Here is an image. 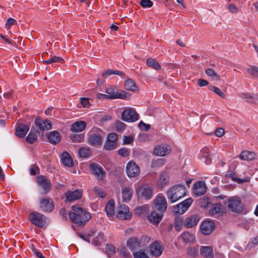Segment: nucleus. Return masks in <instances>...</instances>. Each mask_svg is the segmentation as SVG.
Returning a JSON list of instances; mask_svg holds the SVG:
<instances>
[{"label":"nucleus","mask_w":258,"mask_h":258,"mask_svg":"<svg viewBox=\"0 0 258 258\" xmlns=\"http://www.w3.org/2000/svg\"><path fill=\"white\" fill-rule=\"evenodd\" d=\"M239 97L245 99L246 101L250 103H255L258 100V95L248 93H241L239 94Z\"/></svg>","instance_id":"30"},{"label":"nucleus","mask_w":258,"mask_h":258,"mask_svg":"<svg viewBox=\"0 0 258 258\" xmlns=\"http://www.w3.org/2000/svg\"><path fill=\"white\" fill-rule=\"evenodd\" d=\"M94 191L100 198H104L106 196L105 194L103 192L102 188L98 186H95L94 187Z\"/></svg>","instance_id":"50"},{"label":"nucleus","mask_w":258,"mask_h":258,"mask_svg":"<svg viewBox=\"0 0 258 258\" xmlns=\"http://www.w3.org/2000/svg\"><path fill=\"white\" fill-rule=\"evenodd\" d=\"M200 253L205 258H214L213 248L211 246H201Z\"/></svg>","instance_id":"27"},{"label":"nucleus","mask_w":258,"mask_h":258,"mask_svg":"<svg viewBox=\"0 0 258 258\" xmlns=\"http://www.w3.org/2000/svg\"><path fill=\"white\" fill-rule=\"evenodd\" d=\"M60 159L61 161H73L71 155L67 151H64L61 154Z\"/></svg>","instance_id":"44"},{"label":"nucleus","mask_w":258,"mask_h":258,"mask_svg":"<svg viewBox=\"0 0 258 258\" xmlns=\"http://www.w3.org/2000/svg\"><path fill=\"white\" fill-rule=\"evenodd\" d=\"M133 256L134 258H149L145 251L141 249L138 251L134 252Z\"/></svg>","instance_id":"45"},{"label":"nucleus","mask_w":258,"mask_h":258,"mask_svg":"<svg viewBox=\"0 0 258 258\" xmlns=\"http://www.w3.org/2000/svg\"><path fill=\"white\" fill-rule=\"evenodd\" d=\"M46 217L43 214L33 211V225L43 227L46 224Z\"/></svg>","instance_id":"13"},{"label":"nucleus","mask_w":258,"mask_h":258,"mask_svg":"<svg viewBox=\"0 0 258 258\" xmlns=\"http://www.w3.org/2000/svg\"><path fill=\"white\" fill-rule=\"evenodd\" d=\"M39 205L41 210L44 212H51L54 209V202L50 198H40L39 200Z\"/></svg>","instance_id":"7"},{"label":"nucleus","mask_w":258,"mask_h":258,"mask_svg":"<svg viewBox=\"0 0 258 258\" xmlns=\"http://www.w3.org/2000/svg\"><path fill=\"white\" fill-rule=\"evenodd\" d=\"M181 236L185 242H194L195 241L194 235L189 233L188 232H183Z\"/></svg>","instance_id":"36"},{"label":"nucleus","mask_w":258,"mask_h":258,"mask_svg":"<svg viewBox=\"0 0 258 258\" xmlns=\"http://www.w3.org/2000/svg\"><path fill=\"white\" fill-rule=\"evenodd\" d=\"M224 133V131L222 128L219 127L215 131V135L218 137H221L223 136Z\"/></svg>","instance_id":"60"},{"label":"nucleus","mask_w":258,"mask_h":258,"mask_svg":"<svg viewBox=\"0 0 258 258\" xmlns=\"http://www.w3.org/2000/svg\"><path fill=\"white\" fill-rule=\"evenodd\" d=\"M36 182L39 187L41 188V194H47L51 188V183L45 176L39 175L36 178Z\"/></svg>","instance_id":"5"},{"label":"nucleus","mask_w":258,"mask_h":258,"mask_svg":"<svg viewBox=\"0 0 258 258\" xmlns=\"http://www.w3.org/2000/svg\"><path fill=\"white\" fill-rule=\"evenodd\" d=\"M126 171L129 177H135L139 174L140 168L136 162H128L126 167Z\"/></svg>","instance_id":"14"},{"label":"nucleus","mask_w":258,"mask_h":258,"mask_svg":"<svg viewBox=\"0 0 258 258\" xmlns=\"http://www.w3.org/2000/svg\"><path fill=\"white\" fill-rule=\"evenodd\" d=\"M35 124L39 130L38 133L40 135V132H43L46 130H48L51 128V122L47 119L42 120L39 118H36L35 120Z\"/></svg>","instance_id":"12"},{"label":"nucleus","mask_w":258,"mask_h":258,"mask_svg":"<svg viewBox=\"0 0 258 258\" xmlns=\"http://www.w3.org/2000/svg\"><path fill=\"white\" fill-rule=\"evenodd\" d=\"M187 253L191 256L196 257L198 254V251L196 248L194 247H190L187 249Z\"/></svg>","instance_id":"48"},{"label":"nucleus","mask_w":258,"mask_h":258,"mask_svg":"<svg viewBox=\"0 0 258 258\" xmlns=\"http://www.w3.org/2000/svg\"><path fill=\"white\" fill-rule=\"evenodd\" d=\"M33 254H34L38 258H45L43 256V255L40 251H39L34 247H33Z\"/></svg>","instance_id":"64"},{"label":"nucleus","mask_w":258,"mask_h":258,"mask_svg":"<svg viewBox=\"0 0 258 258\" xmlns=\"http://www.w3.org/2000/svg\"><path fill=\"white\" fill-rule=\"evenodd\" d=\"M114 247L110 244H106V253L108 257H110L111 255L114 252Z\"/></svg>","instance_id":"52"},{"label":"nucleus","mask_w":258,"mask_h":258,"mask_svg":"<svg viewBox=\"0 0 258 258\" xmlns=\"http://www.w3.org/2000/svg\"><path fill=\"white\" fill-rule=\"evenodd\" d=\"M207 151H208V150L207 149H204L202 150V152L205 155H204V156H203V159H201V160H204L206 161L213 160V159L210 158L209 157V156L207 154Z\"/></svg>","instance_id":"59"},{"label":"nucleus","mask_w":258,"mask_h":258,"mask_svg":"<svg viewBox=\"0 0 258 258\" xmlns=\"http://www.w3.org/2000/svg\"><path fill=\"white\" fill-rule=\"evenodd\" d=\"M82 195V192L80 190H75V191H69L66 193L67 199L70 202H73L80 199Z\"/></svg>","instance_id":"25"},{"label":"nucleus","mask_w":258,"mask_h":258,"mask_svg":"<svg viewBox=\"0 0 258 258\" xmlns=\"http://www.w3.org/2000/svg\"><path fill=\"white\" fill-rule=\"evenodd\" d=\"M133 141V138L131 136H124L123 138V144H128Z\"/></svg>","instance_id":"61"},{"label":"nucleus","mask_w":258,"mask_h":258,"mask_svg":"<svg viewBox=\"0 0 258 258\" xmlns=\"http://www.w3.org/2000/svg\"><path fill=\"white\" fill-rule=\"evenodd\" d=\"M132 214L129 212L128 208L124 205L121 206L117 212V216L123 219H130Z\"/></svg>","instance_id":"24"},{"label":"nucleus","mask_w":258,"mask_h":258,"mask_svg":"<svg viewBox=\"0 0 258 258\" xmlns=\"http://www.w3.org/2000/svg\"><path fill=\"white\" fill-rule=\"evenodd\" d=\"M121 118L126 122H134L138 120L139 115L133 108H127L122 113Z\"/></svg>","instance_id":"9"},{"label":"nucleus","mask_w":258,"mask_h":258,"mask_svg":"<svg viewBox=\"0 0 258 258\" xmlns=\"http://www.w3.org/2000/svg\"><path fill=\"white\" fill-rule=\"evenodd\" d=\"M120 254L122 255L123 258H131V255L124 247H122L119 249Z\"/></svg>","instance_id":"51"},{"label":"nucleus","mask_w":258,"mask_h":258,"mask_svg":"<svg viewBox=\"0 0 258 258\" xmlns=\"http://www.w3.org/2000/svg\"><path fill=\"white\" fill-rule=\"evenodd\" d=\"M228 10L232 13H236L238 12L237 7L234 4H230L227 7Z\"/></svg>","instance_id":"57"},{"label":"nucleus","mask_w":258,"mask_h":258,"mask_svg":"<svg viewBox=\"0 0 258 258\" xmlns=\"http://www.w3.org/2000/svg\"><path fill=\"white\" fill-rule=\"evenodd\" d=\"M117 135L112 133L108 134L107 140L104 143V148L106 150H113L117 147Z\"/></svg>","instance_id":"10"},{"label":"nucleus","mask_w":258,"mask_h":258,"mask_svg":"<svg viewBox=\"0 0 258 258\" xmlns=\"http://www.w3.org/2000/svg\"><path fill=\"white\" fill-rule=\"evenodd\" d=\"M47 138L50 143L55 145L61 140L60 134L56 131L50 132L47 135Z\"/></svg>","instance_id":"22"},{"label":"nucleus","mask_w":258,"mask_h":258,"mask_svg":"<svg viewBox=\"0 0 258 258\" xmlns=\"http://www.w3.org/2000/svg\"><path fill=\"white\" fill-rule=\"evenodd\" d=\"M151 253L155 256H159L162 253V250L159 244L157 242H155L150 245Z\"/></svg>","instance_id":"32"},{"label":"nucleus","mask_w":258,"mask_h":258,"mask_svg":"<svg viewBox=\"0 0 258 258\" xmlns=\"http://www.w3.org/2000/svg\"><path fill=\"white\" fill-rule=\"evenodd\" d=\"M86 126V123L84 121H78L73 123L71 130L73 132H80L83 131Z\"/></svg>","instance_id":"31"},{"label":"nucleus","mask_w":258,"mask_h":258,"mask_svg":"<svg viewBox=\"0 0 258 258\" xmlns=\"http://www.w3.org/2000/svg\"><path fill=\"white\" fill-rule=\"evenodd\" d=\"M127 246L131 249H138L141 247L139 239L136 237L129 238L126 242Z\"/></svg>","instance_id":"28"},{"label":"nucleus","mask_w":258,"mask_h":258,"mask_svg":"<svg viewBox=\"0 0 258 258\" xmlns=\"http://www.w3.org/2000/svg\"><path fill=\"white\" fill-rule=\"evenodd\" d=\"M147 64L149 67H152L156 70H158L160 69V66L158 62L155 59L152 58L147 59Z\"/></svg>","instance_id":"39"},{"label":"nucleus","mask_w":258,"mask_h":258,"mask_svg":"<svg viewBox=\"0 0 258 258\" xmlns=\"http://www.w3.org/2000/svg\"><path fill=\"white\" fill-rule=\"evenodd\" d=\"M150 238L148 236L143 235L139 240L140 241V245H141V247H142L147 245L150 242Z\"/></svg>","instance_id":"46"},{"label":"nucleus","mask_w":258,"mask_h":258,"mask_svg":"<svg viewBox=\"0 0 258 258\" xmlns=\"http://www.w3.org/2000/svg\"><path fill=\"white\" fill-rule=\"evenodd\" d=\"M194 193L197 196L204 195L207 190L206 184L203 181H198L194 184Z\"/></svg>","instance_id":"19"},{"label":"nucleus","mask_w":258,"mask_h":258,"mask_svg":"<svg viewBox=\"0 0 258 258\" xmlns=\"http://www.w3.org/2000/svg\"><path fill=\"white\" fill-rule=\"evenodd\" d=\"M124 124L120 121H117L116 123V129L118 131H121L123 130Z\"/></svg>","instance_id":"62"},{"label":"nucleus","mask_w":258,"mask_h":258,"mask_svg":"<svg viewBox=\"0 0 258 258\" xmlns=\"http://www.w3.org/2000/svg\"><path fill=\"white\" fill-rule=\"evenodd\" d=\"M209 90L214 92L217 94L219 96L224 98L225 97V94L223 93L216 86L210 85L209 87Z\"/></svg>","instance_id":"42"},{"label":"nucleus","mask_w":258,"mask_h":258,"mask_svg":"<svg viewBox=\"0 0 258 258\" xmlns=\"http://www.w3.org/2000/svg\"><path fill=\"white\" fill-rule=\"evenodd\" d=\"M239 158L241 160L247 161L258 160V157L254 152L247 150L242 152L239 155Z\"/></svg>","instance_id":"17"},{"label":"nucleus","mask_w":258,"mask_h":258,"mask_svg":"<svg viewBox=\"0 0 258 258\" xmlns=\"http://www.w3.org/2000/svg\"><path fill=\"white\" fill-rule=\"evenodd\" d=\"M133 190L128 187H125L122 189V196L123 201L124 202H129L132 197Z\"/></svg>","instance_id":"33"},{"label":"nucleus","mask_w":258,"mask_h":258,"mask_svg":"<svg viewBox=\"0 0 258 258\" xmlns=\"http://www.w3.org/2000/svg\"><path fill=\"white\" fill-rule=\"evenodd\" d=\"M114 202L113 200H110L105 207V211L108 217L111 216L114 213Z\"/></svg>","instance_id":"34"},{"label":"nucleus","mask_w":258,"mask_h":258,"mask_svg":"<svg viewBox=\"0 0 258 258\" xmlns=\"http://www.w3.org/2000/svg\"><path fill=\"white\" fill-rule=\"evenodd\" d=\"M148 210V205H144L141 207H138L136 209V213L138 215L143 214L146 212Z\"/></svg>","instance_id":"47"},{"label":"nucleus","mask_w":258,"mask_h":258,"mask_svg":"<svg viewBox=\"0 0 258 258\" xmlns=\"http://www.w3.org/2000/svg\"><path fill=\"white\" fill-rule=\"evenodd\" d=\"M169 182V176L166 171H163L157 180V185L159 188L162 189Z\"/></svg>","instance_id":"15"},{"label":"nucleus","mask_w":258,"mask_h":258,"mask_svg":"<svg viewBox=\"0 0 258 258\" xmlns=\"http://www.w3.org/2000/svg\"><path fill=\"white\" fill-rule=\"evenodd\" d=\"M210 202L208 199H204L201 200L200 206L203 208H206L209 206Z\"/></svg>","instance_id":"58"},{"label":"nucleus","mask_w":258,"mask_h":258,"mask_svg":"<svg viewBox=\"0 0 258 258\" xmlns=\"http://www.w3.org/2000/svg\"><path fill=\"white\" fill-rule=\"evenodd\" d=\"M138 126L139 128L143 131H147L150 128V125L145 123L142 121L140 122V123L138 124Z\"/></svg>","instance_id":"54"},{"label":"nucleus","mask_w":258,"mask_h":258,"mask_svg":"<svg viewBox=\"0 0 258 258\" xmlns=\"http://www.w3.org/2000/svg\"><path fill=\"white\" fill-rule=\"evenodd\" d=\"M140 5L144 8H149L152 7L153 3L150 0H141Z\"/></svg>","instance_id":"49"},{"label":"nucleus","mask_w":258,"mask_h":258,"mask_svg":"<svg viewBox=\"0 0 258 258\" xmlns=\"http://www.w3.org/2000/svg\"><path fill=\"white\" fill-rule=\"evenodd\" d=\"M54 62H58L60 63H63L64 62V60L63 58L56 56H53L51 58L48 59V60L44 61L45 63H51Z\"/></svg>","instance_id":"43"},{"label":"nucleus","mask_w":258,"mask_h":258,"mask_svg":"<svg viewBox=\"0 0 258 258\" xmlns=\"http://www.w3.org/2000/svg\"><path fill=\"white\" fill-rule=\"evenodd\" d=\"M225 209L220 204L214 205L212 208L210 210L209 213L211 215H214L218 213L224 212Z\"/></svg>","instance_id":"35"},{"label":"nucleus","mask_w":258,"mask_h":258,"mask_svg":"<svg viewBox=\"0 0 258 258\" xmlns=\"http://www.w3.org/2000/svg\"><path fill=\"white\" fill-rule=\"evenodd\" d=\"M167 196L171 203H174L185 196V187L181 184L174 185L167 191Z\"/></svg>","instance_id":"3"},{"label":"nucleus","mask_w":258,"mask_h":258,"mask_svg":"<svg viewBox=\"0 0 258 258\" xmlns=\"http://www.w3.org/2000/svg\"><path fill=\"white\" fill-rule=\"evenodd\" d=\"M227 203L228 208L234 213H240L243 210V205L238 197L229 198L228 199Z\"/></svg>","instance_id":"6"},{"label":"nucleus","mask_w":258,"mask_h":258,"mask_svg":"<svg viewBox=\"0 0 258 258\" xmlns=\"http://www.w3.org/2000/svg\"><path fill=\"white\" fill-rule=\"evenodd\" d=\"M91 151L89 148L82 147L79 151V156L82 158H87L90 156Z\"/></svg>","instance_id":"38"},{"label":"nucleus","mask_w":258,"mask_h":258,"mask_svg":"<svg viewBox=\"0 0 258 258\" xmlns=\"http://www.w3.org/2000/svg\"><path fill=\"white\" fill-rule=\"evenodd\" d=\"M72 210L74 212L70 213L69 215L70 220L74 223L84 225L91 218L90 213L81 208L73 206Z\"/></svg>","instance_id":"2"},{"label":"nucleus","mask_w":258,"mask_h":258,"mask_svg":"<svg viewBox=\"0 0 258 258\" xmlns=\"http://www.w3.org/2000/svg\"><path fill=\"white\" fill-rule=\"evenodd\" d=\"M200 219V217L197 215L187 217L184 220V225L188 228L194 227L198 224Z\"/></svg>","instance_id":"21"},{"label":"nucleus","mask_w":258,"mask_h":258,"mask_svg":"<svg viewBox=\"0 0 258 258\" xmlns=\"http://www.w3.org/2000/svg\"><path fill=\"white\" fill-rule=\"evenodd\" d=\"M81 103L82 106L85 108H88L90 105L89 99L87 98H81Z\"/></svg>","instance_id":"56"},{"label":"nucleus","mask_w":258,"mask_h":258,"mask_svg":"<svg viewBox=\"0 0 258 258\" xmlns=\"http://www.w3.org/2000/svg\"><path fill=\"white\" fill-rule=\"evenodd\" d=\"M90 167L92 170L93 173L97 176L98 178L101 179L103 177L105 174V171L101 166L96 163H92L90 164Z\"/></svg>","instance_id":"26"},{"label":"nucleus","mask_w":258,"mask_h":258,"mask_svg":"<svg viewBox=\"0 0 258 258\" xmlns=\"http://www.w3.org/2000/svg\"><path fill=\"white\" fill-rule=\"evenodd\" d=\"M214 223L211 221L204 222L201 225L202 232L205 235L210 234L214 229Z\"/></svg>","instance_id":"18"},{"label":"nucleus","mask_w":258,"mask_h":258,"mask_svg":"<svg viewBox=\"0 0 258 258\" xmlns=\"http://www.w3.org/2000/svg\"><path fill=\"white\" fill-rule=\"evenodd\" d=\"M170 147L167 145L158 146L154 150V154L158 156H164L170 152Z\"/></svg>","instance_id":"16"},{"label":"nucleus","mask_w":258,"mask_h":258,"mask_svg":"<svg viewBox=\"0 0 258 258\" xmlns=\"http://www.w3.org/2000/svg\"><path fill=\"white\" fill-rule=\"evenodd\" d=\"M258 244V236L255 237L251 241L249 242L246 246V249H250Z\"/></svg>","instance_id":"53"},{"label":"nucleus","mask_w":258,"mask_h":258,"mask_svg":"<svg viewBox=\"0 0 258 258\" xmlns=\"http://www.w3.org/2000/svg\"><path fill=\"white\" fill-rule=\"evenodd\" d=\"M205 73L207 76L212 77L214 81H219L220 80V77L211 69H207L205 71Z\"/></svg>","instance_id":"40"},{"label":"nucleus","mask_w":258,"mask_h":258,"mask_svg":"<svg viewBox=\"0 0 258 258\" xmlns=\"http://www.w3.org/2000/svg\"><path fill=\"white\" fill-rule=\"evenodd\" d=\"M153 188L148 185H143L136 189V194L139 198L149 200L153 197Z\"/></svg>","instance_id":"8"},{"label":"nucleus","mask_w":258,"mask_h":258,"mask_svg":"<svg viewBox=\"0 0 258 258\" xmlns=\"http://www.w3.org/2000/svg\"><path fill=\"white\" fill-rule=\"evenodd\" d=\"M154 205L151 214L148 216V220L155 224L161 221L163 213L167 209V202L164 196L158 195L153 201Z\"/></svg>","instance_id":"1"},{"label":"nucleus","mask_w":258,"mask_h":258,"mask_svg":"<svg viewBox=\"0 0 258 258\" xmlns=\"http://www.w3.org/2000/svg\"><path fill=\"white\" fill-rule=\"evenodd\" d=\"M192 203V200L188 198L173 208V212L175 214H182L190 207Z\"/></svg>","instance_id":"11"},{"label":"nucleus","mask_w":258,"mask_h":258,"mask_svg":"<svg viewBox=\"0 0 258 258\" xmlns=\"http://www.w3.org/2000/svg\"><path fill=\"white\" fill-rule=\"evenodd\" d=\"M92 133L88 138V143L93 146H97L102 143V137L104 133L102 131L97 127H93L91 130Z\"/></svg>","instance_id":"4"},{"label":"nucleus","mask_w":258,"mask_h":258,"mask_svg":"<svg viewBox=\"0 0 258 258\" xmlns=\"http://www.w3.org/2000/svg\"><path fill=\"white\" fill-rule=\"evenodd\" d=\"M198 85L200 87L207 86L208 84V82L205 80L200 79L198 80Z\"/></svg>","instance_id":"63"},{"label":"nucleus","mask_w":258,"mask_h":258,"mask_svg":"<svg viewBox=\"0 0 258 258\" xmlns=\"http://www.w3.org/2000/svg\"><path fill=\"white\" fill-rule=\"evenodd\" d=\"M106 93L107 94L106 95L107 96L108 99H113L116 98L123 99L125 98V95L124 94L119 93L111 88H107L106 90Z\"/></svg>","instance_id":"29"},{"label":"nucleus","mask_w":258,"mask_h":258,"mask_svg":"<svg viewBox=\"0 0 258 258\" xmlns=\"http://www.w3.org/2000/svg\"><path fill=\"white\" fill-rule=\"evenodd\" d=\"M124 88L127 90L134 91L136 90L137 87L132 79H128L124 83Z\"/></svg>","instance_id":"37"},{"label":"nucleus","mask_w":258,"mask_h":258,"mask_svg":"<svg viewBox=\"0 0 258 258\" xmlns=\"http://www.w3.org/2000/svg\"><path fill=\"white\" fill-rule=\"evenodd\" d=\"M118 154L122 157H126L130 154V151L126 148H123L118 151Z\"/></svg>","instance_id":"55"},{"label":"nucleus","mask_w":258,"mask_h":258,"mask_svg":"<svg viewBox=\"0 0 258 258\" xmlns=\"http://www.w3.org/2000/svg\"><path fill=\"white\" fill-rule=\"evenodd\" d=\"M235 172L234 169H232L231 167H229V170L227 171V173L225 175V176L227 177H230L231 179L235 182H236L238 183H242L244 182H247L249 180V178L248 177H246L244 179H240L236 177L235 176Z\"/></svg>","instance_id":"23"},{"label":"nucleus","mask_w":258,"mask_h":258,"mask_svg":"<svg viewBox=\"0 0 258 258\" xmlns=\"http://www.w3.org/2000/svg\"><path fill=\"white\" fill-rule=\"evenodd\" d=\"M29 130V126L24 123H19L16 127L15 135L21 138H24Z\"/></svg>","instance_id":"20"},{"label":"nucleus","mask_w":258,"mask_h":258,"mask_svg":"<svg viewBox=\"0 0 258 258\" xmlns=\"http://www.w3.org/2000/svg\"><path fill=\"white\" fill-rule=\"evenodd\" d=\"M70 138L73 142L80 143L83 141L84 136L83 134H72Z\"/></svg>","instance_id":"41"}]
</instances>
